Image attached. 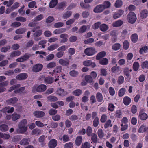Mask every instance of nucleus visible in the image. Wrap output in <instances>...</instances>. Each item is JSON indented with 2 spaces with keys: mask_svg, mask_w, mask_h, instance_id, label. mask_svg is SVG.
<instances>
[{
  "mask_svg": "<svg viewBox=\"0 0 148 148\" xmlns=\"http://www.w3.org/2000/svg\"><path fill=\"white\" fill-rule=\"evenodd\" d=\"M54 81V78L50 77H47L44 79L45 82L48 84H51L53 83Z\"/></svg>",
  "mask_w": 148,
  "mask_h": 148,
  "instance_id": "obj_30",
  "label": "nucleus"
},
{
  "mask_svg": "<svg viewBox=\"0 0 148 148\" xmlns=\"http://www.w3.org/2000/svg\"><path fill=\"white\" fill-rule=\"evenodd\" d=\"M148 131V127L144 124L142 125L138 129L139 133H143Z\"/></svg>",
  "mask_w": 148,
  "mask_h": 148,
  "instance_id": "obj_21",
  "label": "nucleus"
},
{
  "mask_svg": "<svg viewBox=\"0 0 148 148\" xmlns=\"http://www.w3.org/2000/svg\"><path fill=\"white\" fill-rule=\"evenodd\" d=\"M111 121L110 119L108 120L105 124L104 127L105 129L108 128L109 127H112V125L111 124Z\"/></svg>",
  "mask_w": 148,
  "mask_h": 148,
  "instance_id": "obj_44",
  "label": "nucleus"
},
{
  "mask_svg": "<svg viewBox=\"0 0 148 148\" xmlns=\"http://www.w3.org/2000/svg\"><path fill=\"white\" fill-rule=\"evenodd\" d=\"M139 116L140 119L142 120H145L148 117L147 114L143 112L142 110L139 112Z\"/></svg>",
  "mask_w": 148,
  "mask_h": 148,
  "instance_id": "obj_14",
  "label": "nucleus"
},
{
  "mask_svg": "<svg viewBox=\"0 0 148 148\" xmlns=\"http://www.w3.org/2000/svg\"><path fill=\"white\" fill-rule=\"evenodd\" d=\"M43 68V65L40 64H37L35 65L32 68V71L35 72L40 71Z\"/></svg>",
  "mask_w": 148,
  "mask_h": 148,
  "instance_id": "obj_7",
  "label": "nucleus"
},
{
  "mask_svg": "<svg viewBox=\"0 0 148 148\" xmlns=\"http://www.w3.org/2000/svg\"><path fill=\"white\" fill-rule=\"evenodd\" d=\"M33 114L37 118H40L45 116V113L41 111H36L34 112Z\"/></svg>",
  "mask_w": 148,
  "mask_h": 148,
  "instance_id": "obj_11",
  "label": "nucleus"
},
{
  "mask_svg": "<svg viewBox=\"0 0 148 148\" xmlns=\"http://www.w3.org/2000/svg\"><path fill=\"white\" fill-rule=\"evenodd\" d=\"M147 50H148V46L145 45L140 48L139 53L140 54H142L144 52L145 53H147L148 51Z\"/></svg>",
  "mask_w": 148,
  "mask_h": 148,
  "instance_id": "obj_29",
  "label": "nucleus"
},
{
  "mask_svg": "<svg viewBox=\"0 0 148 148\" xmlns=\"http://www.w3.org/2000/svg\"><path fill=\"white\" fill-rule=\"evenodd\" d=\"M10 48L11 47L9 45L3 47L1 49V52L5 53L9 50L10 49Z\"/></svg>",
  "mask_w": 148,
  "mask_h": 148,
  "instance_id": "obj_54",
  "label": "nucleus"
},
{
  "mask_svg": "<svg viewBox=\"0 0 148 148\" xmlns=\"http://www.w3.org/2000/svg\"><path fill=\"white\" fill-rule=\"evenodd\" d=\"M30 141V140L29 138H25L21 141L20 144L23 145H27L29 144Z\"/></svg>",
  "mask_w": 148,
  "mask_h": 148,
  "instance_id": "obj_19",
  "label": "nucleus"
},
{
  "mask_svg": "<svg viewBox=\"0 0 148 148\" xmlns=\"http://www.w3.org/2000/svg\"><path fill=\"white\" fill-rule=\"evenodd\" d=\"M47 89L46 85L44 84H40L38 86H34L32 89V92H43L45 91Z\"/></svg>",
  "mask_w": 148,
  "mask_h": 148,
  "instance_id": "obj_1",
  "label": "nucleus"
},
{
  "mask_svg": "<svg viewBox=\"0 0 148 148\" xmlns=\"http://www.w3.org/2000/svg\"><path fill=\"white\" fill-rule=\"evenodd\" d=\"M148 12L147 10L146 9L143 10L140 13V17L142 19L146 18L148 16Z\"/></svg>",
  "mask_w": 148,
  "mask_h": 148,
  "instance_id": "obj_16",
  "label": "nucleus"
},
{
  "mask_svg": "<svg viewBox=\"0 0 148 148\" xmlns=\"http://www.w3.org/2000/svg\"><path fill=\"white\" fill-rule=\"evenodd\" d=\"M99 60V63L102 65H106L108 62V60L106 58H103Z\"/></svg>",
  "mask_w": 148,
  "mask_h": 148,
  "instance_id": "obj_43",
  "label": "nucleus"
},
{
  "mask_svg": "<svg viewBox=\"0 0 148 148\" xmlns=\"http://www.w3.org/2000/svg\"><path fill=\"white\" fill-rule=\"evenodd\" d=\"M69 74L71 76L73 77H75L77 76L78 74V72L75 70H73L70 71Z\"/></svg>",
  "mask_w": 148,
  "mask_h": 148,
  "instance_id": "obj_47",
  "label": "nucleus"
},
{
  "mask_svg": "<svg viewBox=\"0 0 148 148\" xmlns=\"http://www.w3.org/2000/svg\"><path fill=\"white\" fill-rule=\"evenodd\" d=\"M85 79L86 82L91 83L93 82V79L92 77L90 75H87L85 76Z\"/></svg>",
  "mask_w": 148,
  "mask_h": 148,
  "instance_id": "obj_40",
  "label": "nucleus"
},
{
  "mask_svg": "<svg viewBox=\"0 0 148 148\" xmlns=\"http://www.w3.org/2000/svg\"><path fill=\"white\" fill-rule=\"evenodd\" d=\"M123 4V2L121 0H117L115 3V6L116 8H119Z\"/></svg>",
  "mask_w": 148,
  "mask_h": 148,
  "instance_id": "obj_53",
  "label": "nucleus"
},
{
  "mask_svg": "<svg viewBox=\"0 0 148 148\" xmlns=\"http://www.w3.org/2000/svg\"><path fill=\"white\" fill-rule=\"evenodd\" d=\"M1 137L4 139H8L10 137V136L9 134H3L0 132Z\"/></svg>",
  "mask_w": 148,
  "mask_h": 148,
  "instance_id": "obj_55",
  "label": "nucleus"
},
{
  "mask_svg": "<svg viewBox=\"0 0 148 148\" xmlns=\"http://www.w3.org/2000/svg\"><path fill=\"white\" fill-rule=\"evenodd\" d=\"M115 116L117 118H122V113L121 110H117L115 112Z\"/></svg>",
  "mask_w": 148,
  "mask_h": 148,
  "instance_id": "obj_52",
  "label": "nucleus"
},
{
  "mask_svg": "<svg viewBox=\"0 0 148 148\" xmlns=\"http://www.w3.org/2000/svg\"><path fill=\"white\" fill-rule=\"evenodd\" d=\"M82 93V90L79 89H76L73 92V94L75 96L80 95Z\"/></svg>",
  "mask_w": 148,
  "mask_h": 148,
  "instance_id": "obj_49",
  "label": "nucleus"
},
{
  "mask_svg": "<svg viewBox=\"0 0 148 148\" xmlns=\"http://www.w3.org/2000/svg\"><path fill=\"white\" fill-rule=\"evenodd\" d=\"M27 124V121L26 119H23L20 122L18 126H26Z\"/></svg>",
  "mask_w": 148,
  "mask_h": 148,
  "instance_id": "obj_57",
  "label": "nucleus"
},
{
  "mask_svg": "<svg viewBox=\"0 0 148 148\" xmlns=\"http://www.w3.org/2000/svg\"><path fill=\"white\" fill-rule=\"evenodd\" d=\"M132 70L130 69L128 67H125L124 68L123 71V74L126 76L125 79L128 82H130L131 79L130 72H131Z\"/></svg>",
  "mask_w": 148,
  "mask_h": 148,
  "instance_id": "obj_4",
  "label": "nucleus"
},
{
  "mask_svg": "<svg viewBox=\"0 0 148 148\" xmlns=\"http://www.w3.org/2000/svg\"><path fill=\"white\" fill-rule=\"evenodd\" d=\"M72 14V12L71 11H67L64 14L63 17L64 19H67L71 16Z\"/></svg>",
  "mask_w": 148,
  "mask_h": 148,
  "instance_id": "obj_51",
  "label": "nucleus"
},
{
  "mask_svg": "<svg viewBox=\"0 0 148 148\" xmlns=\"http://www.w3.org/2000/svg\"><path fill=\"white\" fill-rule=\"evenodd\" d=\"M25 31L26 29L25 28H19L16 30L15 33L17 34H21L25 33Z\"/></svg>",
  "mask_w": 148,
  "mask_h": 148,
  "instance_id": "obj_56",
  "label": "nucleus"
},
{
  "mask_svg": "<svg viewBox=\"0 0 148 148\" xmlns=\"http://www.w3.org/2000/svg\"><path fill=\"white\" fill-rule=\"evenodd\" d=\"M27 77V75L26 73H23L17 75L16 78L19 80H23L26 79Z\"/></svg>",
  "mask_w": 148,
  "mask_h": 148,
  "instance_id": "obj_15",
  "label": "nucleus"
},
{
  "mask_svg": "<svg viewBox=\"0 0 148 148\" xmlns=\"http://www.w3.org/2000/svg\"><path fill=\"white\" fill-rule=\"evenodd\" d=\"M48 99L50 101H55L58 100L57 98L53 95H50L47 97Z\"/></svg>",
  "mask_w": 148,
  "mask_h": 148,
  "instance_id": "obj_60",
  "label": "nucleus"
},
{
  "mask_svg": "<svg viewBox=\"0 0 148 148\" xmlns=\"http://www.w3.org/2000/svg\"><path fill=\"white\" fill-rule=\"evenodd\" d=\"M33 32H34L33 34V36L34 37V40L36 41H38L41 39L40 37L37 38V37L40 36L42 34V31L41 30H39L35 32L34 29L32 30Z\"/></svg>",
  "mask_w": 148,
  "mask_h": 148,
  "instance_id": "obj_6",
  "label": "nucleus"
},
{
  "mask_svg": "<svg viewBox=\"0 0 148 148\" xmlns=\"http://www.w3.org/2000/svg\"><path fill=\"white\" fill-rule=\"evenodd\" d=\"M129 46V42L127 40H125L123 43V49L126 50L127 49Z\"/></svg>",
  "mask_w": 148,
  "mask_h": 148,
  "instance_id": "obj_63",
  "label": "nucleus"
},
{
  "mask_svg": "<svg viewBox=\"0 0 148 148\" xmlns=\"http://www.w3.org/2000/svg\"><path fill=\"white\" fill-rule=\"evenodd\" d=\"M31 56V54L28 53H25L21 57L16 59V61L18 62H21L26 61Z\"/></svg>",
  "mask_w": 148,
  "mask_h": 148,
  "instance_id": "obj_5",
  "label": "nucleus"
},
{
  "mask_svg": "<svg viewBox=\"0 0 148 148\" xmlns=\"http://www.w3.org/2000/svg\"><path fill=\"white\" fill-rule=\"evenodd\" d=\"M124 77L122 75L119 76L118 78L117 82L119 85H120L123 84L124 82Z\"/></svg>",
  "mask_w": 148,
  "mask_h": 148,
  "instance_id": "obj_59",
  "label": "nucleus"
},
{
  "mask_svg": "<svg viewBox=\"0 0 148 148\" xmlns=\"http://www.w3.org/2000/svg\"><path fill=\"white\" fill-rule=\"evenodd\" d=\"M121 47V45L119 43H116L113 45L112 49L114 50L117 51Z\"/></svg>",
  "mask_w": 148,
  "mask_h": 148,
  "instance_id": "obj_45",
  "label": "nucleus"
},
{
  "mask_svg": "<svg viewBox=\"0 0 148 148\" xmlns=\"http://www.w3.org/2000/svg\"><path fill=\"white\" fill-rule=\"evenodd\" d=\"M106 53L105 51H102L99 53L96 56V58L97 60H100L101 58H102L105 56Z\"/></svg>",
  "mask_w": 148,
  "mask_h": 148,
  "instance_id": "obj_20",
  "label": "nucleus"
},
{
  "mask_svg": "<svg viewBox=\"0 0 148 148\" xmlns=\"http://www.w3.org/2000/svg\"><path fill=\"white\" fill-rule=\"evenodd\" d=\"M59 46V45L57 43H55L51 45L47 48V50L52 51L56 49Z\"/></svg>",
  "mask_w": 148,
  "mask_h": 148,
  "instance_id": "obj_24",
  "label": "nucleus"
},
{
  "mask_svg": "<svg viewBox=\"0 0 148 148\" xmlns=\"http://www.w3.org/2000/svg\"><path fill=\"white\" fill-rule=\"evenodd\" d=\"M131 40L134 43L136 42L138 39V36L137 34L134 33L132 34L131 36Z\"/></svg>",
  "mask_w": 148,
  "mask_h": 148,
  "instance_id": "obj_34",
  "label": "nucleus"
},
{
  "mask_svg": "<svg viewBox=\"0 0 148 148\" xmlns=\"http://www.w3.org/2000/svg\"><path fill=\"white\" fill-rule=\"evenodd\" d=\"M108 91L110 94L112 96H114L115 94V91L114 88L110 87L108 89Z\"/></svg>",
  "mask_w": 148,
  "mask_h": 148,
  "instance_id": "obj_61",
  "label": "nucleus"
},
{
  "mask_svg": "<svg viewBox=\"0 0 148 148\" xmlns=\"http://www.w3.org/2000/svg\"><path fill=\"white\" fill-rule=\"evenodd\" d=\"M90 136L92 142L95 143H97V137L96 134L92 133Z\"/></svg>",
  "mask_w": 148,
  "mask_h": 148,
  "instance_id": "obj_38",
  "label": "nucleus"
},
{
  "mask_svg": "<svg viewBox=\"0 0 148 148\" xmlns=\"http://www.w3.org/2000/svg\"><path fill=\"white\" fill-rule=\"evenodd\" d=\"M57 145V141L54 139H51L49 142L48 145L49 148H55Z\"/></svg>",
  "mask_w": 148,
  "mask_h": 148,
  "instance_id": "obj_8",
  "label": "nucleus"
},
{
  "mask_svg": "<svg viewBox=\"0 0 148 148\" xmlns=\"http://www.w3.org/2000/svg\"><path fill=\"white\" fill-rule=\"evenodd\" d=\"M27 126H18V129L17 130V132L21 134H23L27 130Z\"/></svg>",
  "mask_w": 148,
  "mask_h": 148,
  "instance_id": "obj_17",
  "label": "nucleus"
},
{
  "mask_svg": "<svg viewBox=\"0 0 148 148\" xmlns=\"http://www.w3.org/2000/svg\"><path fill=\"white\" fill-rule=\"evenodd\" d=\"M18 100V99L16 97H14L8 99L6 101L8 104L11 105L16 103Z\"/></svg>",
  "mask_w": 148,
  "mask_h": 148,
  "instance_id": "obj_18",
  "label": "nucleus"
},
{
  "mask_svg": "<svg viewBox=\"0 0 148 148\" xmlns=\"http://www.w3.org/2000/svg\"><path fill=\"white\" fill-rule=\"evenodd\" d=\"M73 143L72 142H68L66 143L64 146V148H73Z\"/></svg>",
  "mask_w": 148,
  "mask_h": 148,
  "instance_id": "obj_64",
  "label": "nucleus"
},
{
  "mask_svg": "<svg viewBox=\"0 0 148 148\" xmlns=\"http://www.w3.org/2000/svg\"><path fill=\"white\" fill-rule=\"evenodd\" d=\"M67 6V2L65 1H64L58 3L57 6V8L60 10H63Z\"/></svg>",
  "mask_w": 148,
  "mask_h": 148,
  "instance_id": "obj_10",
  "label": "nucleus"
},
{
  "mask_svg": "<svg viewBox=\"0 0 148 148\" xmlns=\"http://www.w3.org/2000/svg\"><path fill=\"white\" fill-rule=\"evenodd\" d=\"M41 131L40 129L36 128L34 129L32 132L31 134L32 135L37 136L41 134Z\"/></svg>",
  "mask_w": 148,
  "mask_h": 148,
  "instance_id": "obj_35",
  "label": "nucleus"
},
{
  "mask_svg": "<svg viewBox=\"0 0 148 148\" xmlns=\"http://www.w3.org/2000/svg\"><path fill=\"white\" fill-rule=\"evenodd\" d=\"M126 92V89L125 88H123L120 89L118 92V96L121 97L124 95Z\"/></svg>",
  "mask_w": 148,
  "mask_h": 148,
  "instance_id": "obj_41",
  "label": "nucleus"
},
{
  "mask_svg": "<svg viewBox=\"0 0 148 148\" xmlns=\"http://www.w3.org/2000/svg\"><path fill=\"white\" fill-rule=\"evenodd\" d=\"M98 136L100 139H102L105 136V134L102 130L99 129L97 132Z\"/></svg>",
  "mask_w": 148,
  "mask_h": 148,
  "instance_id": "obj_36",
  "label": "nucleus"
},
{
  "mask_svg": "<svg viewBox=\"0 0 148 148\" xmlns=\"http://www.w3.org/2000/svg\"><path fill=\"white\" fill-rule=\"evenodd\" d=\"M57 93L59 96H64L66 94L64 91V90L61 88L57 90Z\"/></svg>",
  "mask_w": 148,
  "mask_h": 148,
  "instance_id": "obj_46",
  "label": "nucleus"
},
{
  "mask_svg": "<svg viewBox=\"0 0 148 148\" xmlns=\"http://www.w3.org/2000/svg\"><path fill=\"white\" fill-rule=\"evenodd\" d=\"M59 36L60 38L62 39L60 41L61 43H65L67 41V38L68 36L67 34L65 33L62 34H60Z\"/></svg>",
  "mask_w": 148,
  "mask_h": 148,
  "instance_id": "obj_13",
  "label": "nucleus"
},
{
  "mask_svg": "<svg viewBox=\"0 0 148 148\" xmlns=\"http://www.w3.org/2000/svg\"><path fill=\"white\" fill-rule=\"evenodd\" d=\"M66 31V29L65 28L58 29L54 31L53 33L55 34H58L65 32Z\"/></svg>",
  "mask_w": 148,
  "mask_h": 148,
  "instance_id": "obj_32",
  "label": "nucleus"
},
{
  "mask_svg": "<svg viewBox=\"0 0 148 148\" xmlns=\"http://www.w3.org/2000/svg\"><path fill=\"white\" fill-rule=\"evenodd\" d=\"M141 66L143 69H148V61H145L143 62L141 64Z\"/></svg>",
  "mask_w": 148,
  "mask_h": 148,
  "instance_id": "obj_50",
  "label": "nucleus"
},
{
  "mask_svg": "<svg viewBox=\"0 0 148 148\" xmlns=\"http://www.w3.org/2000/svg\"><path fill=\"white\" fill-rule=\"evenodd\" d=\"M62 70V68L61 66H56L54 70H53L52 72H50L49 73L52 74L53 76V74L60 73Z\"/></svg>",
  "mask_w": 148,
  "mask_h": 148,
  "instance_id": "obj_9",
  "label": "nucleus"
},
{
  "mask_svg": "<svg viewBox=\"0 0 148 148\" xmlns=\"http://www.w3.org/2000/svg\"><path fill=\"white\" fill-rule=\"evenodd\" d=\"M99 123V119L98 117H95L93 122V125L94 127H97Z\"/></svg>",
  "mask_w": 148,
  "mask_h": 148,
  "instance_id": "obj_48",
  "label": "nucleus"
},
{
  "mask_svg": "<svg viewBox=\"0 0 148 148\" xmlns=\"http://www.w3.org/2000/svg\"><path fill=\"white\" fill-rule=\"evenodd\" d=\"M104 10V8L102 5H97L94 9V12L96 13H100L102 12Z\"/></svg>",
  "mask_w": 148,
  "mask_h": 148,
  "instance_id": "obj_12",
  "label": "nucleus"
},
{
  "mask_svg": "<svg viewBox=\"0 0 148 148\" xmlns=\"http://www.w3.org/2000/svg\"><path fill=\"white\" fill-rule=\"evenodd\" d=\"M132 67L134 71H138L140 67L139 64L137 62H135L133 63Z\"/></svg>",
  "mask_w": 148,
  "mask_h": 148,
  "instance_id": "obj_33",
  "label": "nucleus"
},
{
  "mask_svg": "<svg viewBox=\"0 0 148 148\" xmlns=\"http://www.w3.org/2000/svg\"><path fill=\"white\" fill-rule=\"evenodd\" d=\"M97 51L95 48L88 47L85 49L84 53L85 55L88 56H92L95 54Z\"/></svg>",
  "mask_w": 148,
  "mask_h": 148,
  "instance_id": "obj_3",
  "label": "nucleus"
},
{
  "mask_svg": "<svg viewBox=\"0 0 148 148\" xmlns=\"http://www.w3.org/2000/svg\"><path fill=\"white\" fill-rule=\"evenodd\" d=\"M87 28L86 26L85 25H83L79 29V32L80 33H83L86 31Z\"/></svg>",
  "mask_w": 148,
  "mask_h": 148,
  "instance_id": "obj_62",
  "label": "nucleus"
},
{
  "mask_svg": "<svg viewBox=\"0 0 148 148\" xmlns=\"http://www.w3.org/2000/svg\"><path fill=\"white\" fill-rule=\"evenodd\" d=\"M123 103L126 106L129 105L131 102V98L127 96L125 97L123 99Z\"/></svg>",
  "mask_w": 148,
  "mask_h": 148,
  "instance_id": "obj_22",
  "label": "nucleus"
},
{
  "mask_svg": "<svg viewBox=\"0 0 148 148\" xmlns=\"http://www.w3.org/2000/svg\"><path fill=\"white\" fill-rule=\"evenodd\" d=\"M20 115L16 113H14L12 115V119L13 121H15L18 119L20 117Z\"/></svg>",
  "mask_w": 148,
  "mask_h": 148,
  "instance_id": "obj_37",
  "label": "nucleus"
},
{
  "mask_svg": "<svg viewBox=\"0 0 148 148\" xmlns=\"http://www.w3.org/2000/svg\"><path fill=\"white\" fill-rule=\"evenodd\" d=\"M123 23V21L121 20H119L112 24V26L114 27H118L121 26Z\"/></svg>",
  "mask_w": 148,
  "mask_h": 148,
  "instance_id": "obj_26",
  "label": "nucleus"
},
{
  "mask_svg": "<svg viewBox=\"0 0 148 148\" xmlns=\"http://www.w3.org/2000/svg\"><path fill=\"white\" fill-rule=\"evenodd\" d=\"M136 19V15L134 12H130L127 15V20L128 22L131 24L134 23Z\"/></svg>",
  "mask_w": 148,
  "mask_h": 148,
  "instance_id": "obj_2",
  "label": "nucleus"
},
{
  "mask_svg": "<svg viewBox=\"0 0 148 148\" xmlns=\"http://www.w3.org/2000/svg\"><path fill=\"white\" fill-rule=\"evenodd\" d=\"M8 130V126L6 124H2L0 125V130L3 132H6Z\"/></svg>",
  "mask_w": 148,
  "mask_h": 148,
  "instance_id": "obj_42",
  "label": "nucleus"
},
{
  "mask_svg": "<svg viewBox=\"0 0 148 148\" xmlns=\"http://www.w3.org/2000/svg\"><path fill=\"white\" fill-rule=\"evenodd\" d=\"M82 138L81 136H77L76 137L75 140V143L76 145L78 146L80 145L82 143Z\"/></svg>",
  "mask_w": 148,
  "mask_h": 148,
  "instance_id": "obj_23",
  "label": "nucleus"
},
{
  "mask_svg": "<svg viewBox=\"0 0 148 148\" xmlns=\"http://www.w3.org/2000/svg\"><path fill=\"white\" fill-rule=\"evenodd\" d=\"M92 130L90 126H88L86 129V134L88 136H90L92 134Z\"/></svg>",
  "mask_w": 148,
  "mask_h": 148,
  "instance_id": "obj_58",
  "label": "nucleus"
},
{
  "mask_svg": "<svg viewBox=\"0 0 148 148\" xmlns=\"http://www.w3.org/2000/svg\"><path fill=\"white\" fill-rule=\"evenodd\" d=\"M59 63L63 66H68L69 65V60H67L66 61L63 59H61L59 60Z\"/></svg>",
  "mask_w": 148,
  "mask_h": 148,
  "instance_id": "obj_25",
  "label": "nucleus"
},
{
  "mask_svg": "<svg viewBox=\"0 0 148 148\" xmlns=\"http://www.w3.org/2000/svg\"><path fill=\"white\" fill-rule=\"evenodd\" d=\"M21 52L18 50H16L11 52L10 55V57L13 58L16 56H18L21 55Z\"/></svg>",
  "mask_w": 148,
  "mask_h": 148,
  "instance_id": "obj_28",
  "label": "nucleus"
},
{
  "mask_svg": "<svg viewBox=\"0 0 148 148\" xmlns=\"http://www.w3.org/2000/svg\"><path fill=\"white\" fill-rule=\"evenodd\" d=\"M99 28L100 30L102 32L106 31L108 29V26L105 24H103L100 25Z\"/></svg>",
  "mask_w": 148,
  "mask_h": 148,
  "instance_id": "obj_39",
  "label": "nucleus"
},
{
  "mask_svg": "<svg viewBox=\"0 0 148 148\" xmlns=\"http://www.w3.org/2000/svg\"><path fill=\"white\" fill-rule=\"evenodd\" d=\"M97 101L99 102H101L103 100V97L102 94L100 92H97L96 95Z\"/></svg>",
  "mask_w": 148,
  "mask_h": 148,
  "instance_id": "obj_31",
  "label": "nucleus"
},
{
  "mask_svg": "<svg viewBox=\"0 0 148 148\" xmlns=\"http://www.w3.org/2000/svg\"><path fill=\"white\" fill-rule=\"evenodd\" d=\"M58 0H51L49 3V7L50 8H52L55 7L58 4Z\"/></svg>",
  "mask_w": 148,
  "mask_h": 148,
  "instance_id": "obj_27",
  "label": "nucleus"
}]
</instances>
